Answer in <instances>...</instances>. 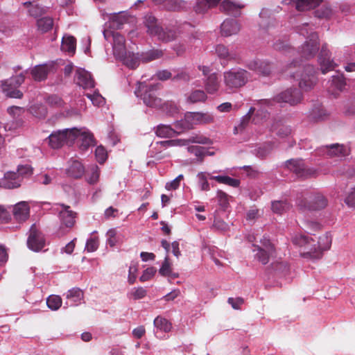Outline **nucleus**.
Returning <instances> with one entry per match:
<instances>
[{
  "label": "nucleus",
  "mask_w": 355,
  "mask_h": 355,
  "mask_svg": "<svg viewBox=\"0 0 355 355\" xmlns=\"http://www.w3.org/2000/svg\"><path fill=\"white\" fill-rule=\"evenodd\" d=\"M153 324L157 329L164 332H169L172 329V324L168 320L161 316L156 317Z\"/></svg>",
  "instance_id": "nucleus-44"
},
{
  "label": "nucleus",
  "mask_w": 355,
  "mask_h": 355,
  "mask_svg": "<svg viewBox=\"0 0 355 355\" xmlns=\"http://www.w3.org/2000/svg\"><path fill=\"white\" fill-rule=\"evenodd\" d=\"M27 71L21 72L17 76H12L8 79L1 80V89L6 97L21 99L24 96L23 92L19 87L25 80V74Z\"/></svg>",
  "instance_id": "nucleus-5"
},
{
  "label": "nucleus",
  "mask_w": 355,
  "mask_h": 355,
  "mask_svg": "<svg viewBox=\"0 0 355 355\" xmlns=\"http://www.w3.org/2000/svg\"><path fill=\"white\" fill-rule=\"evenodd\" d=\"M332 15L333 11L328 6H322L315 11V15L318 18L329 19Z\"/></svg>",
  "instance_id": "nucleus-54"
},
{
  "label": "nucleus",
  "mask_w": 355,
  "mask_h": 355,
  "mask_svg": "<svg viewBox=\"0 0 355 355\" xmlns=\"http://www.w3.org/2000/svg\"><path fill=\"white\" fill-rule=\"evenodd\" d=\"M187 142L184 141L182 139H171L166 140L157 142L156 144L160 146V147L164 148H167L171 146H186Z\"/></svg>",
  "instance_id": "nucleus-55"
},
{
  "label": "nucleus",
  "mask_w": 355,
  "mask_h": 355,
  "mask_svg": "<svg viewBox=\"0 0 355 355\" xmlns=\"http://www.w3.org/2000/svg\"><path fill=\"white\" fill-rule=\"evenodd\" d=\"M204 84L207 93L214 94L217 92L220 87L218 74L212 73L211 75L205 79Z\"/></svg>",
  "instance_id": "nucleus-30"
},
{
  "label": "nucleus",
  "mask_w": 355,
  "mask_h": 355,
  "mask_svg": "<svg viewBox=\"0 0 355 355\" xmlns=\"http://www.w3.org/2000/svg\"><path fill=\"white\" fill-rule=\"evenodd\" d=\"M172 80L174 81H183L187 83L191 80V76L189 72L184 70H181L172 78Z\"/></svg>",
  "instance_id": "nucleus-62"
},
{
  "label": "nucleus",
  "mask_w": 355,
  "mask_h": 355,
  "mask_svg": "<svg viewBox=\"0 0 355 355\" xmlns=\"http://www.w3.org/2000/svg\"><path fill=\"white\" fill-rule=\"evenodd\" d=\"M286 167L297 178H309L313 177L316 171L309 168L302 159H291L285 162Z\"/></svg>",
  "instance_id": "nucleus-9"
},
{
  "label": "nucleus",
  "mask_w": 355,
  "mask_h": 355,
  "mask_svg": "<svg viewBox=\"0 0 355 355\" xmlns=\"http://www.w3.org/2000/svg\"><path fill=\"white\" fill-rule=\"evenodd\" d=\"M207 96L205 92L201 89H196L192 91L187 96V102L190 103H197L205 102Z\"/></svg>",
  "instance_id": "nucleus-42"
},
{
  "label": "nucleus",
  "mask_w": 355,
  "mask_h": 355,
  "mask_svg": "<svg viewBox=\"0 0 355 355\" xmlns=\"http://www.w3.org/2000/svg\"><path fill=\"white\" fill-rule=\"evenodd\" d=\"M315 69L313 65L306 64L300 73H295L291 75L299 82V87L305 91L311 89L316 83Z\"/></svg>",
  "instance_id": "nucleus-8"
},
{
  "label": "nucleus",
  "mask_w": 355,
  "mask_h": 355,
  "mask_svg": "<svg viewBox=\"0 0 355 355\" xmlns=\"http://www.w3.org/2000/svg\"><path fill=\"white\" fill-rule=\"evenodd\" d=\"M153 36L157 37V39L162 42H169L176 39L177 34L174 30L163 28L162 26H159Z\"/></svg>",
  "instance_id": "nucleus-31"
},
{
  "label": "nucleus",
  "mask_w": 355,
  "mask_h": 355,
  "mask_svg": "<svg viewBox=\"0 0 355 355\" xmlns=\"http://www.w3.org/2000/svg\"><path fill=\"white\" fill-rule=\"evenodd\" d=\"M250 73L241 68H232L223 73V83L227 89L243 87L248 81Z\"/></svg>",
  "instance_id": "nucleus-3"
},
{
  "label": "nucleus",
  "mask_w": 355,
  "mask_h": 355,
  "mask_svg": "<svg viewBox=\"0 0 355 355\" xmlns=\"http://www.w3.org/2000/svg\"><path fill=\"white\" fill-rule=\"evenodd\" d=\"M331 241L332 239L329 233H326L325 234L319 237L318 240H315V250L320 252L321 257L322 256L323 251L327 250L330 248Z\"/></svg>",
  "instance_id": "nucleus-35"
},
{
  "label": "nucleus",
  "mask_w": 355,
  "mask_h": 355,
  "mask_svg": "<svg viewBox=\"0 0 355 355\" xmlns=\"http://www.w3.org/2000/svg\"><path fill=\"white\" fill-rule=\"evenodd\" d=\"M328 203L327 199L321 193H314L309 197V200H302L298 207L302 210L316 211L324 209Z\"/></svg>",
  "instance_id": "nucleus-11"
},
{
  "label": "nucleus",
  "mask_w": 355,
  "mask_h": 355,
  "mask_svg": "<svg viewBox=\"0 0 355 355\" xmlns=\"http://www.w3.org/2000/svg\"><path fill=\"white\" fill-rule=\"evenodd\" d=\"M217 198L219 205L225 210L229 206V196L221 190L217 191Z\"/></svg>",
  "instance_id": "nucleus-57"
},
{
  "label": "nucleus",
  "mask_w": 355,
  "mask_h": 355,
  "mask_svg": "<svg viewBox=\"0 0 355 355\" xmlns=\"http://www.w3.org/2000/svg\"><path fill=\"white\" fill-rule=\"evenodd\" d=\"M76 40L71 35H66L62 37L61 48L63 51L69 53H74L76 51Z\"/></svg>",
  "instance_id": "nucleus-39"
},
{
  "label": "nucleus",
  "mask_w": 355,
  "mask_h": 355,
  "mask_svg": "<svg viewBox=\"0 0 355 355\" xmlns=\"http://www.w3.org/2000/svg\"><path fill=\"white\" fill-rule=\"evenodd\" d=\"M128 14L125 11L113 12L109 14V21L110 26L115 29L121 28L122 26L128 21Z\"/></svg>",
  "instance_id": "nucleus-24"
},
{
  "label": "nucleus",
  "mask_w": 355,
  "mask_h": 355,
  "mask_svg": "<svg viewBox=\"0 0 355 355\" xmlns=\"http://www.w3.org/2000/svg\"><path fill=\"white\" fill-rule=\"evenodd\" d=\"M160 88V84L148 85L144 83H139L135 94L140 97L145 105L148 107L159 108L162 105V100L157 96V90Z\"/></svg>",
  "instance_id": "nucleus-2"
},
{
  "label": "nucleus",
  "mask_w": 355,
  "mask_h": 355,
  "mask_svg": "<svg viewBox=\"0 0 355 355\" xmlns=\"http://www.w3.org/2000/svg\"><path fill=\"white\" fill-rule=\"evenodd\" d=\"M74 82L83 89H91L95 86V82L92 74L83 68L76 69Z\"/></svg>",
  "instance_id": "nucleus-15"
},
{
  "label": "nucleus",
  "mask_w": 355,
  "mask_h": 355,
  "mask_svg": "<svg viewBox=\"0 0 355 355\" xmlns=\"http://www.w3.org/2000/svg\"><path fill=\"white\" fill-rule=\"evenodd\" d=\"M84 172L85 168L83 165L77 160L73 161L67 169V175L76 179L81 178Z\"/></svg>",
  "instance_id": "nucleus-33"
},
{
  "label": "nucleus",
  "mask_w": 355,
  "mask_h": 355,
  "mask_svg": "<svg viewBox=\"0 0 355 355\" xmlns=\"http://www.w3.org/2000/svg\"><path fill=\"white\" fill-rule=\"evenodd\" d=\"M46 304L50 309L56 311L62 305V299L58 295H50L46 299Z\"/></svg>",
  "instance_id": "nucleus-52"
},
{
  "label": "nucleus",
  "mask_w": 355,
  "mask_h": 355,
  "mask_svg": "<svg viewBox=\"0 0 355 355\" xmlns=\"http://www.w3.org/2000/svg\"><path fill=\"white\" fill-rule=\"evenodd\" d=\"M345 202L349 207L355 208V188H352L347 193Z\"/></svg>",
  "instance_id": "nucleus-64"
},
{
  "label": "nucleus",
  "mask_w": 355,
  "mask_h": 355,
  "mask_svg": "<svg viewBox=\"0 0 355 355\" xmlns=\"http://www.w3.org/2000/svg\"><path fill=\"white\" fill-rule=\"evenodd\" d=\"M210 179L215 180L219 183L225 184L234 188L239 187L241 183L239 179L232 178L227 175L210 176Z\"/></svg>",
  "instance_id": "nucleus-41"
},
{
  "label": "nucleus",
  "mask_w": 355,
  "mask_h": 355,
  "mask_svg": "<svg viewBox=\"0 0 355 355\" xmlns=\"http://www.w3.org/2000/svg\"><path fill=\"white\" fill-rule=\"evenodd\" d=\"M45 244L46 240L42 232L35 224L32 225L28 232V248L34 252H40L45 246Z\"/></svg>",
  "instance_id": "nucleus-10"
},
{
  "label": "nucleus",
  "mask_w": 355,
  "mask_h": 355,
  "mask_svg": "<svg viewBox=\"0 0 355 355\" xmlns=\"http://www.w3.org/2000/svg\"><path fill=\"white\" fill-rule=\"evenodd\" d=\"M216 53L220 59L226 62L232 60H236L237 58L236 53L230 51L223 44H218L216 46Z\"/></svg>",
  "instance_id": "nucleus-37"
},
{
  "label": "nucleus",
  "mask_w": 355,
  "mask_h": 355,
  "mask_svg": "<svg viewBox=\"0 0 355 355\" xmlns=\"http://www.w3.org/2000/svg\"><path fill=\"white\" fill-rule=\"evenodd\" d=\"M176 132L170 125L163 124L159 125L155 130L156 135L160 137H172L176 135Z\"/></svg>",
  "instance_id": "nucleus-43"
},
{
  "label": "nucleus",
  "mask_w": 355,
  "mask_h": 355,
  "mask_svg": "<svg viewBox=\"0 0 355 355\" xmlns=\"http://www.w3.org/2000/svg\"><path fill=\"white\" fill-rule=\"evenodd\" d=\"M60 205L62 207V209L59 212V217L61 223L60 229H62L63 226L70 228L73 227L75 223L76 213L70 210L69 206L64 205L63 204Z\"/></svg>",
  "instance_id": "nucleus-20"
},
{
  "label": "nucleus",
  "mask_w": 355,
  "mask_h": 355,
  "mask_svg": "<svg viewBox=\"0 0 355 355\" xmlns=\"http://www.w3.org/2000/svg\"><path fill=\"white\" fill-rule=\"evenodd\" d=\"M322 150L329 157H345L349 153V149L347 146L339 144L325 146L322 147Z\"/></svg>",
  "instance_id": "nucleus-19"
},
{
  "label": "nucleus",
  "mask_w": 355,
  "mask_h": 355,
  "mask_svg": "<svg viewBox=\"0 0 355 355\" xmlns=\"http://www.w3.org/2000/svg\"><path fill=\"white\" fill-rule=\"evenodd\" d=\"M116 58L121 60L125 65L130 69L137 68L139 66L140 61H141L139 53L135 55V53L127 51L123 57Z\"/></svg>",
  "instance_id": "nucleus-29"
},
{
  "label": "nucleus",
  "mask_w": 355,
  "mask_h": 355,
  "mask_svg": "<svg viewBox=\"0 0 355 355\" xmlns=\"http://www.w3.org/2000/svg\"><path fill=\"white\" fill-rule=\"evenodd\" d=\"M189 152L198 157V161L202 162L203 157L207 155L208 150L201 146H192L188 148Z\"/></svg>",
  "instance_id": "nucleus-51"
},
{
  "label": "nucleus",
  "mask_w": 355,
  "mask_h": 355,
  "mask_svg": "<svg viewBox=\"0 0 355 355\" xmlns=\"http://www.w3.org/2000/svg\"><path fill=\"white\" fill-rule=\"evenodd\" d=\"M332 84L339 90H342L345 86V78L343 75H336L332 76Z\"/></svg>",
  "instance_id": "nucleus-61"
},
{
  "label": "nucleus",
  "mask_w": 355,
  "mask_h": 355,
  "mask_svg": "<svg viewBox=\"0 0 355 355\" xmlns=\"http://www.w3.org/2000/svg\"><path fill=\"white\" fill-rule=\"evenodd\" d=\"M319 50L318 36L315 33L310 35L301 47L300 54L306 60L313 58Z\"/></svg>",
  "instance_id": "nucleus-13"
},
{
  "label": "nucleus",
  "mask_w": 355,
  "mask_h": 355,
  "mask_svg": "<svg viewBox=\"0 0 355 355\" xmlns=\"http://www.w3.org/2000/svg\"><path fill=\"white\" fill-rule=\"evenodd\" d=\"M321 0H283L282 3L286 5L293 4L299 11H304L316 7Z\"/></svg>",
  "instance_id": "nucleus-23"
},
{
  "label": "nucleus",
  "mask_w": 355,
  "mask_h": 355,
  "mask_svg": "<svg viewBox=\"0 0 355 355\" xmlns=\"http://www.w3.org/2000/svg\"><path fill=\"white\" fill-rule=\"evenodd\" d=\"M66 297L69 301V306H76L83 299V293L78 288H73L67 291Z\"/></svg>",
  "instance_id": "nucleus-38"
},
{
  "label": "nucleus",
  "mask_w": 355,
  "mask_h": 355,
  "mask_svg": "<svg viewBox=\"0 0 355 355\" xmlns=\"http://www.w3.org/2000/svg\"><path fill=\"white\" fill-rule=\"evenodd\" d=\"M260 245H253L257 252L254 254L255 259L262 264L268 263L270 257L275 253L274 244L270 241L268 236L264 235L259 241ZM255 251V250H254Z\"/></svg>",
  "instance_id": "nucleus-7"
},
{
  "label": "nucleus",
  "mask_w": 355,
  "mask_h": 355,
  "mask_svg": "<svg viewBox=\"0 0 355 355\" xmlns=\"http://www.w3.org/2000/svg\"><path fill=\"white\" fill-rule=\"evenodd\" d=\"M143 23L147 28V33L151 36L156 33L160 26L158 24L157 19L152 13H147L144 16Z\"/></svg>",
  "instance_id": "nucleus-32"
},
{
  "label": "nucleus",
  "mask_w": 355,
  "mask_h": 355,
  "mask_svg": "<svg viewBox=\"0 0 355 355\" xmlns=\"http://www.w3.org/2000/svg\"><path fill=\"white\" fill-rule=\"evenodd\" d=\"M189 8V3L184 0H168L166 10L181 12L187 11Z\"/></svg>",
  "instance_id": "nucleus-34"
},
{
  "label": "nucleus",
  "mask_w": 355,
  "mask_h": 355,
  "mask_svg": "<svg viewBox=\"0 0 355 355\" xmlns=\"http://www.w3.org/2000/svg\"><path fill=\"white\" fill-rule=\"evenodd\" d=\"M290 204L287 200H277L272 202V210L274 213L282 214L290 209Z\"/></svg>",
  "instance_id": "nucleus-47"
},
{
  "label": "nucleus",
  "mask_w": 355,
  "mask_h": 355,
  "mask_svg": "<svg viewBox=\"0 0 355 355\" xmlns=\"http://www.w3.org/2000/svg\"><path fill=\"white\" fill-rule=\"evenodd\" d=\"M103 35L106 40H109L112 37L113 40L112 47L115 57H123L127 51L125 46L124 37L117 32L103 31Z\"/></svg>",
  "instance_id": "nucleus-12"
},
{
  "label": "nucleus",
  "mask_w": 355,
  "mask_h": 355,
  "mask_svg": "<svg viewBox=\"0 0 355 355\" xmlns=\"http://www.w3.org/2000/svg\"><path fill=\"white\" fill-rule=\"evenodd\" d=\"M30 112L37 118H44L47 114L46 107L41 104H34L29 109Z\"/></svg>",
  "instance_id": "nucleus-48"
},
{
  "label": "nucleus",
  "mask_w": 355,
  "mask_h": 355,
  "mask_svg": "<svg viewBox=\"0 0 355 355\" xmlns=\"http://www.w3.org/2000/svg\"><path fill=\"white\" fill-rule=\"evenodd\" d=\"M244 7L245 4L241 1L223 0L220 5V10L227 15L237 17L241 15V10Z\"/></svg>",
  "instance_id": "nucleus-17"
},
{
  "label": "nucleus",
  "mask_w": 355,
  "mask_h": 355,
  "mask_svg": "<svg viewBox=\"0 0 355 355\" xmlns=\"http://www.w3.org/2000/svg\"><path fill=\"white\" fill-rule=\"evenodd\" d=\"M98 248V240L97 237H92L87 239L85 250L89 252L96 251Z\"/></svg>",
  "instance_id": "nucleus-60"
},
{
  "label": "nucleus",
  "mask_w": 355,
  "mask_h": 355,
  "mask_svg": "<svg viewBox=\"0 0 355 355\" xmlns=\"http://www.w3.org/2000/svg\"><path fill=\"white\" fill-rule=\"evenodd\" d=\"M267 12V10L262 9V10L259 13V17L262 19L261 21L259 23V26L261 28L269 30L270 26H274L275 20L272 18L266 19V15Z\"/></svg>",
  "instance_id": "nucleus-50"
},
{
  "label": "nucleus",
  "mask_w": 355,
  "mask_h": 355,
  "mask_svg": "<svg viewBox=\"0 0 355 355\" xmlns=\"http://www.w3.org/2000/svg\"><path fill=\"white\" fill-rule=\"evenodd\" d=\"M318 63L322 73L332 71L336 66L331 58V52L327 49L326 45H323L318 55Z\"/></svg>",
  "instance_id": "nucleus-14"
},
{
  "label": "nucleus",
  "mask_w": 355,
  "mask_h": 355,
  "mask_svg": "<svg viewBox=\"0 0 355 355\" xmlns=\"http://www.w3.org/2000/svg\"><path fill=\"white\" fill-rule=\"evenodd\" d=\"M79 134L77 135L76 139L80 141L79 148L81 150L85 151L89 147L95 145V141L93 135L88 132L82 131L78 129Z\"/></svg>",
  "instance_id": "nucleus-28"
},
{
  "label": "nucleus",
  "mask_w": 355,
  "mask_h": 355,
  "mask_svg": "<svg viewBox=\"0 0 355 355\" xmlns=\"http://www.w3.org/2000/svg\"><path fill=\"white\" fill-rule=\"evenodd\" d=\"M86 96L94 105L100 106L105 103V98L98 92H94L92 94H87Z\"/></svg>",
  "instance_id": "nucleus-59"
},
{
  "label": "nucleus",
  "mask_w": 355,
  "mask_h": 355,
  "mask_svg": "<svg viewBox=\"0 0 355 355\" xmlns=\"http://www.w3.org/2000/svg\"><path fill=\"white\" fill-rule=\"evenodd\" d=\"M37 25L38 30L42 33H46L53 28V20L49 17H42L37 20Z\"/></svg>",
  "instance_id": "nucleus-45"
},
{
  "label": "nucleus",
  "mask_w": 355,
  "mask_h": 355,
  "mask_svg": "<svg viewBox=\"0 0 355 355\" xmlns=\"http://www.w3.org/2000/svg\"><path fill=\"white\" fill-rule=\"evenodd\" d=\"M186 120L190 123L191 126L196 124H207L213 122L214 117L208 112H188Z\"/></svg>",
  "instance_id": "nucleus-21"
},
{
  "label": "nucleus",
  "mask_w": 355,
  "mask_h": 355,
  "mask_svg": "<svg viewBox=\"0 0 355 355\" xmlns=\"http://www.w3.org/2000/svg\"><path fill=\"white\" fill-rule=\"evenodd\" d=\"M49 73L48 66L46 64H40L35 66L31 71L33 78L35 81H42L47 77Z\"/></svg>",
  "instance_id": "nucleus-36"
},
{
  "label": "nucleus",
  "mask_w": 355,
  "mask_h": 355,
  "mask_svg": "<svg viewBox=\"0 0 355 355\" xmlns=\"http://www.w3.org/2000/svg\"><path fill=\"white\" fill-rule=\"evenodd\" d=\"M163 56V51L159 49H151L140 54L143 62H148L159 59Z\"/></svg>",
  "instance_id": "nucleus-40"
},
{
  "label": "nucleus",
  "mask_w": 355,
  "mask_h": 355,
  "mask_svg": "<svg viewBox=\"0 0 355 355\" xmlns=\"http://www.w3.org/2000/svg\"><path fill=\"white\" fill-rule=\"evenodd\" d=\"M99 175L100 171L98 166L92 165L87 175V180L91 184H96L98 181Z\"/></svg>",
  "instance_id": "nucleus-49"
},
{
  "label": "nucleus",
  "mask_w": 355,
  "mask_h": 355,
  "mask_svg": "<svg viewBox=\"0 0 355 355\" xmlns=\"http://www.w3.org/2000/svg\"><path fill=\"white\" fill-rule=\"evenodd\" d=\"M95 155L97 161L103 164L107 159V155L105 149L103 146H98L95 150Z\"/></svg>",
  "instance_id": "nucleus-63"
},
{
  "label": "nucleus",
  "mask_w": 355,
  "mask_h": 355,
  "mask_svg": "<svg viewBox=\"0 0 355 355\" xmlns=\"http://www.w3.org/2000/svg\"><path fill=\"white\" fill-rule=\"evenodd\" d=\"M45 8L38 4L31 6V8L28 9V12L30 15L35 18L42 16L43 14L45 13Z\"/></svg>",
  "instance_id": "nucleus-58"
},
{
  "label": "nucleus",
  "mask_w": 355,
  "mask_h": 355,
  "mask_svg": "<svg viewBox=\"0 0 355 355\" xmlns=\"http://www.w3.org/2000/svg\"><path fill=\"white\" fill-rule=\"evenodd\" d=\"M221 0H195L193 10L196 14H205L216 6Z\"/></svg>",
  "instance_id": "nucleus-25"
},
{
  "label": "nucleus",
  "mask_w": 355,
  "mask_h": 355,
  "mask_svg": "<svg viewBox=\"0 0 355 355\" xmlns=\"http://www.w3.org/2000/svg\"><path fill=\"white\" fill-rule=\"evenodd\" d=\"M184 141H186V146L189 145L191 143H196V144H211V140L209 138L206 137L202 135H196L195 136H191L187 139H182Z\"/></svg>",
  "instance_id": "nucleus-53"
},
{
  "label": "nucleus",
  "mask_w": 355,
  "mask_h": 355,
  "mask_svg": "<svg viewBox=\"0 0 355 355\" xmlns=\"http://www.w3.org/2000/svg\"><path fill=\"white\" fill-rule=\"evenodd\" d=\"M79 134L76 128H67L53 131L48 137L49 146L54 149H58L63 145H71Z\"/></svg>",
  "instance_id": "nucleus-4"
},
{
  "label": "nucleus",
  "mask_w": 355,
  "mask_h": 355,
  "mask_svg": "<svg viewBox=\"0 0 355 355\" xmlns=\"http://www.w3.org/2000/svg\"><path fill=\"white\" fill-rule=\"evenodd\" d=\"M272 144L269 143L264 144L263 146L259 147V148L256 149V155L261 159L265 158L272 150Z\"/></svg>",
  "instance_id": "nucleus-56"
},
{
  "label": "nucleus",
  "mask_w": 355,
  "mask_h": 355,
  "mask_svg": "<svg viewBox=\"0 0 355 355\" xmlns=\"http://www.w3.org/2000/svg\"><path fill=\"white\" fill-rule=\"evenodd\" d=\"M270 130L281 137L284 138L289 136L292 132L290 125L284 124L281 120H275L273 121Z\"/></svg>",
  "instance_id": "nucleus-27"
},
{
  "label": "nucleus",
  "mask_w": 355,
  "mask_h": 355,
  "mask_svg": "<svg viewBox=\"0 0 355 355\" xmlns=\"http://www.w3.org/2000/svg\"><path fill=\"white\" fill-rule=\"evenodd\" d=\"M29 206L27 202L22 201L16 204L13 209V216L18 221H24L29 216Z\"/></svg>",
  "instance_id": "nucleus-26"
},
{
  "label": "nucleus",
  "mask_w": 355,
  "mask_h": 355,
  "mask_svg": "<svg viewBox=\"0 0 355 355\" xmlns=\"http://www.w3.org/2000/svg\"><path fill=\"white\" fill-rule=\"evenodd\" d=\"M302 98V92L297 88H289L276 95L273 99H261L259 103L261 105L272 106L273 102L286 103L291 105L299 103Z\"/></svg>",
  "instance_id": "nucleus-6"
},
{
  "label": "nucleus",
  "mask_w": 355,
  "mask_h": 355,
  "mask_svg": "<svg viewBox=\"0 0 355 355\" xmlns=\"http://www.w3.org/2000/svg\"><path fill=\"white\" fill-rule=\"evenodd\" d=\"M245 67L263 76H269L272 69L270 62L259 60H250L245 64Z\"/></svg>",
  "instance_id": "nucleus-16"
},
{
  "label": "nucleus",
  "mask_w": 355,
  "mask_h": 355,
  "mask_svg": "<svg viewBox=\"0 0 355 355\" xmlns=\"http://www.w3.org/2000/svg\"><path fill=\"white\" fill-rule=\"evenodd\" d=\"M211 174L205 172H200L197 175L198 185L201 191H209L210 189L209 184L207 181L210 179Z\"/></svg>",
  "instance_id": "nucleus-46"
},
{
  "label": "nucleus",
  "mask_w": 355,
  "mask_h": 355,
  "mask_svg": "<svg viewBox=\"0 0 355 355\" xmlns=\"http://www.w3.org/2000/svg\"><path fill=\"white\" fill-rule=\"evenodd\" d=\"M241 29L239 22L234 19H225L220 26L223 36L229 37L237 34Z\"/></svg>",
  "instance_id": "nucleus-22"
},
{
  "label": "nucleus",
  "mask_w": 355,
  "mask_h": 355,
  "mask_svg": "<svg viewBox=\"0 0 355 355\" xmlns=\"http://www.w3.org/2000/svg\"><path fill=\"white\" fill-rule=\"evenodd\" d=\"M22 178L14 171H8L0 180V187L5 189H15L20 187Z\"/></svg>",
  "instance_id": "nucleus-18"
},
{
  "label": "nucleus",
  "mask_w": 355,
  "mask_h": 355,
  "mask_svg": "<svg viewBox=\"0 0 355 355\" xmlns=\"http://www.w3.org/2000/svg\"><path fill=\"white\" fill-rule=\"evenodd\" d=\"M293 243L301 248L302 257L313 260L320 259L321 253L315 250V239L306 234H297L292 239Z\"/></svg>",
  "instance_id": "nucleus-1"
}]
</instances>
